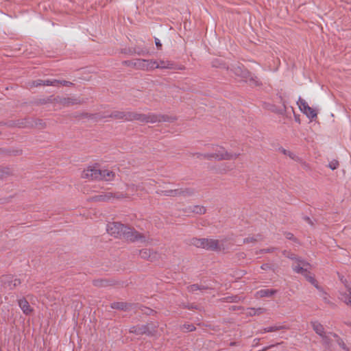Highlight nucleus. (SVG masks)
<instances>
[{
    "instance_id": "nucleus-1",
    "label": "nucleus",
    "mask_w": 351,
    "mask_h": 351,
    "mask_svg": "<svg viewBox=\"0 0 351 351\" xmlns=\"http://www.w3.org/2000/svg\"><path fill=\"white\" fill-rule=\"evenodd\" d=\"M106 230L110 235L121 238L130 241H136L144 239V236L131 227L125 226L119 222H110Z\"/></svg>"
},
{
    "instance_id": "nucleus-2",
    "label": "nucleus",
    "mask_w": 351,
    "mask_h": 351,
    "mask_svg": "<svg viewBox=\"0 0 351 351\" xmlns=\"http://www.w3.org/2000/svg\"><path fill=\"white\" fill-rule=\"evenodd\" d=\"M195 156L199 159L232 160H236L240 156V153L228 152L223 147L216 145L212 147V152L197 153Z\"/></svg>"
},
{
    "instance_id": "nucleus-3",
    "label": "nucleus",
    "mask_w": 351,
    "mask_h": 351,
    "mask_svg": "<svg viewBox=\"0 0 351 351\" xmlns=\"http://www.w3.org/2000/svg\"><path fill=\"white\" fill-rule=\"evenodd\" d=\"M128 121H137L143 123H156L158 122L169 121V117L154 113L143 114L138 112L129 111Z\"/></svg>"
},
{
    "instance_id": "nucleus-4",
    "label": "nucleus",
    "mask_w": 351,
    "mask_h": 351,
    "mask_svg": "<svg viewBox=\"0 0 351 351\" xmlns=\"http://www.w3.org/2000/svg\"><path fill=\"white\" fill-rule=\"evenodd\" d=\"M191 243L197 247H202L208 250H221L223 249V242L213 239L193 238L191 240Z\"/></svg>"
},
{
    "instance_id": "nucleus-5",
    "label": "nucleus",
    "mask_w": 351,
    "mask_h": 351,
    "mask_svg": "<svg viewBox=\"0 0 351 351\" xmlns=\"http://www.w3.org/2000/svg\"><path fill=\"white\" fill-rule=\"evenodd\" d=\"M287 256L291 259L295 260V263L293 265V269L296 273L302 274L312 285L317 287V286L315 279L310 275V273L308 271L309 264L304 261L300 260V258H296L294 254H291L290 256Z\"/></svg>"
},
{
    "instance_id": "nucleus-6",
    "label": "nucleus",
    "mask_w": 351,
    "mask_h": 351,
    "mask_svg": "<svg viewBox=\"0 0 351 351\" xmlns=\"http://www.w3.org/2000/svg\"><path fill=\"white\" fill-rule=\"evenodd\" d=\"M126 198H129V195L126 193L107 192L94 196L93 200L95 202H112L114 199L120 200Z\"/></svg>"
},
{
    "instance_id": "nucleus-7",
    "label": "nucleus",
    "mask_w": 351,
    "mask_h": 351,
    "mask_svg": "<svg viewBox=\"0 0 351 351\" xmlns=\"http://www.w3.org/2000/svg\"><path fill=\"white\" fill-rule=\"evenodd\" d=\"M53 103L54 104V107L57 108H61L62 107L80 104V101L78 99L75 98L62 97L58 96L53 99Z\"/></svg>"
},
{
    "instance_id": "nucleus-8",
    "label": "nucleus",
    "mask_w": 351,
    "mask_h": 351,
    "mask_svg": "<svg viewBox=\"0 0 351 351\" xmlns=\"http://www.w3.org/2000/svg\"><path fill=\"white\" fill-rule=\"evenodd\" d=\"M101 176L100 169L97 166H89L82 172L81 177L84 179L99 180Z\"/></svg>"
},
{
    "instance_id": "nucleus-9",
    "label": "nucleus",
    "mask_w": 351,
    "mask_h": 351,
    "mask_svg": "<svg viewBox=\"0 0 351 351\" xmlns=\"http://www.w3.org/2000/svg\"><path fill=\"white\" fill-rule=\"evenodd\" d=\"M297 104L298 105L300 110L304 114H305L307 117L312 118V119L317 117L316 111L314 109H313L312 108H311L308 105L307 102L302 98L299 97L298 101H297Z\"/></svg>"
},
{
    "instance_id": "nucleus-10",
    "label": "nucleus",
    "mask_w": 351,
    "mask_h": 351,
    "mask_svg": "<svg viewBox=\"0 0 351 351\" xmlns=\"http://www.w3.org/2000/svg\"><path fill=\"white\" fill-rule=\"evenodd\" d=\"M311 326L315 332L322 338L323 342L326 344H328L331 337L330 336V333L328 335L326 334L323 325L315 321L311 322Z\"/></svg>"
},
{
    "instance_id": "nucleus-11",
    "label": "nucleus",
    "mask_w": 351,
    "mask_h": 351,
    "mask_svg": "<svg viewBox=\"0 0 351 351\" xmlns=\"http://www.w3.org/2000/svg\"><path fill=\"white\" fill-rule=\"evenodd\" d=\"M154 64H155L154 60L144 59H137L132 62L135 68L145 71L153 69Z\"/></svg>"
},
{
    "instance_id": "nucleus-12",
    "label": "nucleus",
    "mask_w": 351,
    "mask_h": 351,
    "mask_svg": "<svg viewBox=\"0 0 351 351\" xmlns=\"http://www.w3.org/2000/svg\"><path fill=\"white\" fill-rule=\"evenodd\" d=\"M17 302L20 308L25 315H30L33 313L34 308L24 297L18 299Z\"/></svg>"
},
{
    "instance_id": "nucleus-13",
    "label": "nucleus",
    "mask_w": 351,
    "mask_h": 351,
    "mask_svg": "<svg viewBox=\"0 0 351 351\" xmlns=\"http://www.w3.org/2000/svg\"><path fill=\"white\" fill-rule=\"evenodd\" d=\"M101 176L99 177V180H103L106 182H110L114 180L116 173L114 171L108 169H100Z\"/></svg>"
},
{
    "instance_id": "nucleus-14",
    "label": "nucleus",
    "mask_w": 351,
    "mask_h": 351,
    "mask_svg": "<svg viewBox=\"0 0 351 351\" xmlns=\"http://www.w3.org/2000/svg\"><path fill=\"white\" fill-rule=\"evenodd\" d=\"M233 71L236 75L241 77L242 80L245 81V82H247L249 77L251 76L252 73L247 69H245L241 66L234 67Z\"/></svg>"
},
{
    "instance_id": "nucleus-15",
    "label": "nucleus",
    "mask_w": 351,
    "mask_h": 351,
    "mask_svg": "<svg viewBox=\"0 0 351 351\" xmlns=\"http://www.w3.org/2000/svg\"><path fill=\"white\" fill-rule=\"evenodd\" d=\"M289 328V326L286 325H274L272 326L267 327L263 329L260 330L259 333L263 334L265 332H276L280 330H288Z\"/></svg>"
},
{
    "instance_id": "nucleus-16",
    "label": "nucleus",
    "mask_w": 351,
    "mask_h": 351,
    "mask_svg": "<svg viewBox=\"0 0 351 351\" xmlns=\"http://www.w3.org/2000/svg\"><path fill=\"white\" fill-rule=\"evenodd\" d=\"M139 332L146 333L148 335H156L158 334L156 326L154 324H148L142 328H139Z\"/></svg>"
},
{
    "instance_id": "nucleus-17",
    "label": "nucleus",
    "mask_w": 351,
    "mask_h": 351,
    "mask_svg": "<svg viewBox=\"0 0 351 351\" xmlns=\"http://www.w3.org/2000/svg\"><path fill=\"white\" fill-rule=\"evenodd\" d=\"M157 194L162 196L176 197L180 195L182 191L180 189L158 190Z\"/></svg>"
},
{
    "instance_id": "nucleus-18",
    "label": "nucleus",
    "mask_w": 351,
    "mask_h": 351,
    "mask_svg": "<svg viewBox=\"0 0 351 351\" xmlns=\"http://www.w3.org/2000/svg\"><path fill=\"white\" fill-rule=\"evenodd\" d=\"M1 281L3 282L4 283L8 282V286L11 289L21 285V280L19 279L14 278L10 276L3 277Z\"/></svg>"
},
{
    "instance_id": "nucleus-19",
    "label": "nucleus",
    "mask_w": 351,
    "mask_h": 351,
    "mask_svg": "<svg viewBox=\"0 0 351 351\" xmlns=\"http://www.w3.org/2000/svg\"><path fill=\"white\" fill-rule=\"evenodd\" d=\"M153 69H173V64L169 61L160 60L155 61L154 60Z\"/></svg>"
},
{
    "instance_id": "nucleus-20",
    "label": "nucleus",
    "mask_w": 351,
    "mask_h": 351,
    "mask_svg": "<svg viewBox=\"0 0 351 351\" xmlns=\"http://www.w3.org/2000/svg\"><path fill=\"white\" fill-rule=\"evenodd\" d=\"M330 336L331 337L329 342H337V343L344 350L349 351L348 348L346 346V343L343 341L336 334L330 333Z\"/></svg>"
},
{
    "instance_id": "nucleus-21",
    "label": "nucleus",
    "mask_w": 351,
    "mask_h": 351,
    "mask_svg": "<svg viewBox=\"0 0 351 351\" xmlns=\"http://www.w3.org/2000/svg\"><path fill=\"white\" fill-rule=\"evenodd\" d=\"M341 299L348 305L351 306V287L346 286V291L341 293Z\"/></svg>"
},
{
    "instance_id": "nucleus-22",
    "label": "nucleus",
    "mask_w": 351,
    "mask_h": 351,
    "mask_svg": "<svg viewBox=\"0 0 351 351\" xmlns=\"http://www.w3.org/2000/svg\"><path fill=\"white\" fill-rule=\"evenodd\" d=\"M139 255L142 258L152 261L156 254L149 249H143L140 251Z\"/></svg>"
},
{
    "instance_id": "nucleus-23",
    "label": "nucleus",
    "mask_w": 351,
    "mask_h": 351,
    "mask_svg": "<svg viewBox=\"0 0 351 351\" xmlns=\"http://www.w3.org/2000/svg\"><path fill=\"white\" fill-rule=\"evenodd\" d=\"M276 293L274 289H261L256 293V298L270 297Z\"/></svg>"
},
{
    "instance_id": "nucleus-24",
    "label": "nucleus",
    "mask_w": 351,
    "mask_h": 351,
    "mask_svg": "<svg viewBox=\"0 0 351 351\" xmlns=\"http://www.w3.org/2000/svg\"><path fill=\"white\" fill-rule=\"evenodd\" d=\"M247 83L251 86H259L262 85L260 79L253 73H251V76L249 77Z\"/></svg>"
},
{
    "instance_id": "nucleus-25",
    "label": "nucleus",
    "mask_w": 351,
    "mask_h": 351,
    "mask_svg": "<svg viewBox=\"0 0 351 351\" xmlns=\"http://www.w3.org/2000/svg\"><path fill=\"white\" fill-rule=\"evenodd\" d=\"M129 114V111L128 112H121V111H115L112 112L109 117H113L117 119H123L125 121H128V115Z\"/></svg>"
},
{
    "instance_id": "nucleus-26",
    "label": "nucleus",
    "mask_w": 351,
    "mask_h": 351,
    "mask_svg": "<svg viewBox=\"0 0 351 351\" xmlns=\"http://www.w3.org/2000/svg\"><path fill=\"white\" fill-rule=\"evenodd\" d=\"M126 189L129 192L131 193L130 194L127 193L130 197V195H134L138 190H142V185L141 184L136 185L134 184H128L126 185Z\"/></svg>"
},
{
    "instance_id": "nucleus-27",
    "label": "nucleus",
    "mask_w": 351,
    "mask_h": 351,
    "mask_svg": "<svg viewBox=\"0 0 351 351\" xmlns=\"http://www.w3.org/2000/svg\"><path fill=\"white\" fill-rule=\"evenodd\" d=\"M189 210L191 212L194 213L195 214H198V215H203L206 211V208L204 206H199V205H195V206H190L189 208Z\"/></svg>"
},
{
    "instance_id": "nucleus-28",
    "label": "nucleus",
    "mask_w": 351,
    "mask_h": 351,
    "mask_svg": "<svg viewBox=\"0 0 351 351\" xmlns=\"http://www.w3.org/2000/svg\"><path fill=\"white\" fill-rule=\"evenodd\" d=\"M112 308L126 310L128 309V304L124 302H113L110 305Z\"/></svg>"
},
{
    "instance_id": "nucleus-29",
    "label": "nucleus",
    "mask_w": 351,
    "mask_h": 351,
    "mask_svg": "<svg viewBox=\"0 0 351 351\" xmlns=\"http://www.w3.org/2000/svg\"><path fill=\"white\" fill-rule=\"evenodd\" d=\"M279 152H281L282 154H283L284 155L288 156L289 158H291L292 159H294V160L296 159V156L293 153L291 152L289 150L284 149L283 147L279 148Z\"/></svg>"
},
{
    "instance_id": "nucleus-30",
    "label": "nucleus",
    "mask_w": 351,
    "mask_h": 351,
    "mask_svg": "<svg viewBox=\"0 0 351 351\" xmlns=\"http://www.w3.org/2000/svg\"><path fill=\"white\" fill-rule=\"evenodd\" d=\"M154 184V181L149 180L141 183L142 185V190H146L147 188H149L150 186L153 185Z\"/></svg>"
},
{
    "instance_id": "nucleus-31",
    "label": "nucleus",
    "mask_w": 351,
    "mask_h": 351,
    "mask_svg": "<svg viewBox=\"0 0 351 351\" xmlns=\"http://www.w3.org/2000/svg\"><path fill=\"white\" fill-rule=\"evenodd\" d=\"M250 311H253V315H261L265 312V309L263 308H250Z\"/></svg>"
},
{
    "instance_id": "nucleus-32",
    "label": "nucleus",
    "mask_w": 351,
    "mask_h": 351,
    "mask_svg": "<svg viewBox=\"0 0 351 351\" xmlns=\"http://www.w3.org/2000/svg\"><path fill=\"white\" fill-rule=\"evenodd\" d=\"M182 329L185 331H193L195 327L193 324H184Z\"/></svg>"
},
{
    "instance_id": "nucleus-33",
    "label": "nucleus",
    "mask_w": 351,
    "mask_h": 351,
    "mask_svg": "<svg viewBox=\"0 0 351 351\" xmlns=\"http://www.w3.org/2000/svg\"><path fill=\"white\" fill-rule=\"evenodd\" d=\"M188 289L190 292H195L197 290L202 289L198 285H192L188 287Z\"/></svg>"
},
{
    "instance_id": "nucleus-34",
    "label": "nucleus",
    "mask_w": 351,
    "mask_h": 351,
    "mask_svg": "<svg viewBox=\"0 0 351 351\" xmlns=\"http://www.w3.org/2000/svg\"><path fill=\"white\" fill-rule=\"evenodd\" d=\"M328 167L332 170H335L339 167V162L337 160H332L329 163Z\"/></svg>"
},
{
    "instance_id": "nucleus-35",
    "label": "nucleus",
    "mask_w": 351,
    "mask_h": 351,
    "mask_svg": "<svg viewBox=\"0 0 351 351\" xmlns=\"http://www.w3.org/2000/svg\"><path fill=\"white\" fill-rule=\"evenodd\" d=\"M41 85H43V80H37L33 81L32 82L31 87L38 86H41Z\"/></svg>"
},
{
    "instance_id": "nucleus-36",
    "label": "nucleus",
    "mask_w": 351,
    "mask_h": 351,
    "mask_svg": "<svg viewBox=\"0 0 351 351\" xmlns=\"http://www.w3.org/2000/svg\"><path fill=\"white\" fill-rule=\"evenodd\" d=\"M94 285L95 286H105L106 281H104V280H95L94 282Z\"/></svg>"
},
{
    "instance_id": "nucleus-37",
    "label": "nucleus",
    "mask_w": 351,
    "mask_h": 351,
    "mask_svg": "<svg viewBox=\"0 0 351 351\" xmlns=\"http://www.w3.org/2000/svg\"><path fill=\"white\" fill-rule=\"evenodd\" d=\"M60 84L64 86H71V85H73V83L69 81L62 80Z\"/></svg>"
},
{
    "instance_id": "nucleus-38",
    "label": "nucleus",
    "mask_w": 351,
    "mask_h": 351,
    "mask_svg": "<svg viewBox=\"0 0 351 351\" xmlns=\"http://www.w3.org/2000/svg\"><path fill=\"white\" fill-rule=\"evenodd\" d=\"M61 81L58 80H52V86H60Z\"/></svg>"
},
{
    "instance_id": "nucleus-39",
    "label": "nucleus",
    "mask_w": 351,
    "mask_h": 351,
    "mask_svg": "<svg viewBox=\"0 0 351 351\" xmlns=\"http://www.w3.org/2000/svg\"><path fill=\"white\" fill-rule=\"evenodd\" d=\"M43 86H52V80H43Z\"/></svg>"
},
{
    "instance_id": "nucleus-40",
    "label": "nucleus",
    "mask_w": 351,
    "mask_h": 351,
    "mask_svg": "<svg viewBox=\"0 0 351 351\" xmlns=\"http://www.w3.org/2000/svg\"><path fill=\"white\" fill-rule=\"evenodd\" d=\"M256 241V239H254V237H247V238L245 239L244 242L250 243V242H252V241Z\"/></svg>"
},
{
    "instance_id": "nucleus-41",
    "label": "nucleus",
    "mask_w": 351,
    "mask_h": 351,
    "mask_svg": "<svg viewBox=\"0 0 351 351\" xmlns=\"http://www.w3.org/2000/svg\"><path fill=\"white\" fill-rule=\"evenodd\" d=\"M155 42H156V45L157 46V47L160 48L162 45H161L160 40L156 38Z\"/></svg>"
},
{
    "instance_id": "nucleus-42",
    "label": "nucleus",
    "mask_w": 351,
    "mask_h": 351,
    "mask_svg": "<svg viewBox=\"0 0 351 351\" xmlns=\"http://www.w3.org/2000/svg\"><path fill=\"white\" fill-rule=\"evenodd\" d=\"M293 235L291 233H287L286 234V237L289 239H291L293 238Z\"/></svg>"
},
{
    "instance_id": "nucleus-43",
    "label": "nucleus",
    "mask_w": 351,
    "mask_h": 351,
    "mask_svg": "<svg viewBox=\"0 0 351 351\" xmlns=\"http://www.w3.org/2000/svg\"><path fill=\"white\" fill-rule=\"evenodd\" d=\"M267 267H268V265H267V264H266V265H262V267H261V268H262L263 269H266Z\"/></svg>"
},
{
    "instance_id": "nucleus-44",
    "label": "nucleus",
    "mask_w": 351,
    "mask_h": 351,
    "mask_svg": "<svg viewBox=\"0 0 351 351\" xmlns=\"http://www.w3.org/2000/svg\"><path fill=\"white\" fill-rule=\"evenodd\" d=\"M247 313H248L249 315H253V311H250V308L249 309V312H248Z\"/></svg>"
},
{
    "instance_id": "nucleus-45",
    "label": "nucleus",
    "mask_w": 351,
    "mask_h": 351,
    "mask_svg": "<svg viewBox=\"0 0 351 351\" xmlns=\"http://www.w3.org/2000/svg\"><path fill=\"white\" fill-rule=\"evenodd\" d=\"M282 105H283V106H284V108H285V109H286V105H285V101H282Z\"/></svg>"
},
{
    "instance_id": "nucleus-46",
    "label": "nucleus",
    "mask_w": 351,
    "mask_h": 351,
    "mask_svg": "<svg viewBox=\"0 0 351 351\" xmlns=\"http://www.w3.org/2000/svg\"><path fill=\"white\" fill-rule=\"evenodd\" d=\"M1 177H2V173H1V171H0V178H1Z\"/></svg>"
},
{
    "instance_id": "nucleus-47",
    "label": "nucleus",
    "mask_w": 351,
    "mask_h": 351,
    "mask_svg": "<svg viewBox=\"0 0 351 351\" xmlns=\"http://www.w3.org/2000/svg\"><path fill=\"white\" fill-rule=\"evenodd\" d=\"M108 116H103L101 118H106Z\"/></svg>"
}]
</instances>
